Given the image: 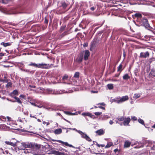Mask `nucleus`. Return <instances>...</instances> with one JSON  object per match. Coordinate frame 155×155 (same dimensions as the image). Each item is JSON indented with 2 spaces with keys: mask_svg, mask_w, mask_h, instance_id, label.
<instances>
[{
  "mask_svg": "<svg viewBox=\"0 0 155 155\" xmlns=\"http://www.w3.org/2000/svg\"><path fill=\"white\" fill-rule=\"evenodd\" d=\"M104 117H105L106 118H109V117H108V116H107V115L104 116Z\"/></svg>",
  "mask_w": 155,
  "mask_h": 155,
  "instance_id": "680f3d73",
  "label": "nucleus"
},
{
  "mask_svg": "<svg viewBox=\"0 0 155 155\" xmlns=\"http://www.w3.org/2000/svg\"><path fill=\"white\" fill-rule=\"evenodd\" d=\"M8 153V151H7L6 150H5V152L3 151V153L4 154H7Z\"/></svg>",
  "mask_w": 155,
  "mask_h": 155,
  "instance_id": "a18cd8bd",
  "label": "nucleus"
},
{
  "mask_svg": "<svg viewBox=\"0 0 155 155\" xmlns=\"http://www.w3.org/2000/svg\"><path fill=\"white\" fill-rule=\"evenodd\" d=\"M109 124L110 125L114 123V122L112 120H110L109 122Z\"/></svg>",
  "mask_w": 155,
  "mask_h": 155,
  "instance_id": "a19ab883",
  "label": "nucleus"
},
{
  "mask_svg": "<svg viewBox=\"0 0 155 155\" xmlns=\"http://www.w3.org/2000/svg\"><path fill=\"white\" fill-rule=\"evenodd\" d=\"M128 99L129 98L127 96H123L122 97L120 98L119 100H115L114 101L118 104H120L128 100Z\"/></svg>",
  "mask_w": 155,
  "mask_h": 155,
  "instance_id": "7ed1b4c3",
  "label": "nucleus"
},
{
  "mask_svg": "<svg viewBox=\"0 0 155 155\" xmlns=\"http://www.w3.org/2000/svg\"><path fill=\"white\" fill-rule=\"evenodd\" d=\"M134 19L137 18V19H141L142 18V15L140 13H136L132 15Z\"/></svg>",
  "mask_w": 155,
  "mask_h": 155,
  "instance_id": "1a4fd4ad",
  "label": "nucleus"
},
{
  "mask_svg": "<svg viewBox=\"0 0 155 155\" xmlns=\"http://www.w3.org/2000/svg\"><path fill=\"white\" fill-rule=\"evenodd\" d=\"M64 113L68 115H75V114L74 113H72L68 111H65Z\"/></svg>",
  "mask_w": 155,
  "mask_h": 155,
  "instance_id": "b1692460",
  "label": "nucleus"
},
{
  "mask_svg": "<svg viewBox=\"0 0 155 155\" xmlns=\"http://www.w3.org/2000/svg\"><path fill=\"white\" fill-rule=\"evenodd\" d=\"M123 55L124 57L125 56V52L123 53Z\"/></svg>",
  "mask_w": 155,
  "mask_h": 155,
  "instance_id": "774afa93",
  "label": "nucleus"
},
{
  "mask_svg": "<svg viewBox=\"0 0 155 155\" xmlns=\"http://www.w3.org/2000/svg\"><path fill=\"white\" fill-rule=\"evenodd\" d=\"M21 144L19 148L20 150H24L25 148H30L32 147V144L28 143H22Z\"/></svg>",
  "mask_w": 155,
  "mask_h": 155,
  "instance_id": "f257e3e1",
  "label": "nucleus"
},
{
  "mask_svg": "<svg viewBox=\"0 0 155 155\" xmlns=\"http://www.w3.org/2000/svg\"><path fill=\"white\" fill-rule=\"evenodd\" d=\"M1 45H3L4 47H6L11 45V44L9 43H5L4 42H2L1 43Z\"/></svg>",
  "mask_w": 155,
  "mask_h": 155,
  "instance_id": "f3484780",
  "label": "nucleus"
},
{
  "mask_svg": "<svg viewBox=\"0 0 155 155\" xmlns=\"http://www.w3.org/2000/svg\"><path fill=\"white\" fill-rule=\"evenodd\" d=\"M99 107L100 108L102 109H104V110L105 109V108L103 107L99 106Z\"/></svg>",
  "mask_w": 155,
  "mask_h": 155,
  "instance_id": "8fccbe9b",
  "label": "nucleus"
},
{
  "mask_svg": "<svg viewBox=\"0 0 155 155\" xmlns=\"http://www.w3.org/2000/svg\"><path fill=\"white\" fill-rule=\"evenodd\" d=\"M14 98L16 99V100L17 101L18 103H20V104H21V101H20V99L18 98L15 97H14Z\"/></svg>",
  "mask_w": 155,
  "mask_h": 155,
  "instance_id": "7c9ffc66",
  "label": "nucleus"
},
{
  "mask_svg": "<svg viewBox=\"0 0 155 155\" xmlns=\"http://www.w3.org/2000/svg\"><path fill=\"white\" fill-rule=\"evenodd\" d=\"M104 144H101V145H100V146H101L102 147H104Z\"/></svg>",
  "mask_w": 155,
  "mask_h": 155,
  "instance_id": "69168bd1",
  "label": "nucleus"
},
{
  "mask_svg": "<svg viewBox=\"0 0 155 155\" xmlns=\"http://www.w3.org/2000/svg\"><path fill=\"white\" fill-rule=\"evenodd\" d=\"M53 141H56L58 142H59V143L64 144L66 146H69V147H73V146L72 145H71V144H69L67 142H63V141H61V140H53Z\"/></svg>",
  "mask_w": 155,
  "mask_h": 155,
  "instance_id": "6e6552de",
  "label": "nucleus"
},
{
  "mask_svg": "<svg viewBox=\"0 0 155 155\" xmlns=\"http://www.w3.org/2000/svg\"><path fill=\"white\" fill-rule=\"evenodd\" d=\"M130 119L129 117H127L126 118H125L123 122V124L124 126L128 125L130 122Z\"/></svg>",
  "mask_w": 155,
  "mask_h": 155,
  "instance_id": "9d476101",
  "label": "nucleus"
},
{
  "mask_svg": "<svg viewBox=\"0 0 155 155\" xmlns=\"http://www.w3.org/2000/svg\"><path fill=\"white\" fill-rule=\"evenodd\" d=\"M47 91L49 94H54V92H53V91L51 89H47Z\"/></svg>",
  "mask_w": 155,
  "mask_h": 155,
  "instance_id": "2f4dec72",
  "label": "nucleus"
},
{
  "mask_svg": "<svg viewBox=\"0 0 155 155\" xmlns=\"http://www.w3.org/2000/svg\"><path fill=\"white\" fill-rule=\"evenodd\" d=\"M30 117H33V118H36V117H35L34 116H32L31 115V114H30Z\"/></svg>",
  "mask_w": 155,
  "mask_h": 155,
  "instance_id": "13d9d810",
  "label": "nucleus"
},
{
  "mask_svg": "<svg viewBox=\"0 0 155 155\" xmlns=\"http://www.w3.org/2000/svg\"><path fill=\"white\" fill-rule=\"evenodd\" d=\"M119 76V74H116L115 75V76L116 77H118Z\"/></svg>",
  "mask_w": 155,
  "mask_h": 155,
  "instance_id": "338daca9",
  "label": "nucleus"
},
{
  "mask_svg": "<svg viewBox=\"0 0 155 155\" xmlns=\"http://www.w3.org/2000/svg\"><path fill=\"white\" fill-rule=\"evenodd\" d=\"M29 86L31 87H33V88H35V86H31V85H30Z\"/></svg>",
  "mask_w": 155,
  "mask_h": 155,
  "instance_id": "052dcab7",
  "label": "nucleus"
},
{
  "mask_svg": "<svg viewBox=\"0 0 155 155\" xmlns=\"http://www.w3.org/2000/svg\"><path fill=\"white\" fill-rule=\"evenodd\" d=\"M107 87L110 90L114 88L113 85L112 84H108L107 85Z\"/></svg>",
  "mask_w": 155,
  "mask_h": 155,
  "instance_id": "412c9836",
  "label": "nucleus"
},
{
  "mask_svg": "<svg viewBox=\"0 0 155 155\" xmlns=\"http://www.w3.org/2000/svg\"><path fill=\"white\" fill-rule=\"evenodd\" d=\"M18 8H17L16 9V12H15V13H14L16 14V13H20V12H18Z\"/></svg>",
  "mask_w": 155,
  "mask_h": 155,
  "instance_id": "79ce46f5",
  "label": "nucleus"
},
{
  "mask_svg": "<svg viewBox=\"0 0 155 155\" xmlns=\"http://www.w3.org/2000/svg\"><path fill=\"white\" fill-rule=\"evenodd\" d=\"M18 93V92L17 90H15L12 92V94L14 95H17Z\"/></svg>",
  "mask_w": 155,
  "mask_h": 155,
  "instance_id": "c9c22d12",
  "label": "nucleus"
},
{
  "mask_svg": "<svg viewBox=\"0 0 155 155\" xmlns=\"http://www.w3.org/2000/svg\"><path fill=\"white\" fill-rule=\"evenodd\" d=\"M62 130L61 128H59L55 130L54 131V133L56 134H58L62 133Z\"/></svg>",
  "mask_w": 155,
  "mask_h": 155,
  "instance_id": "ddd939ff",
  "label": "nucleus"
},
{
  "mask_svg": "<svg viewBox=\"0 0 155 155\" xmlns=\"http://www.w3.org/2000/svg\"><path fill=\"white\" fill-rule=\"evenodd\" d=\"M100 104L101 105H102L103 106H104L105 105V104L103 103H100L98 104V105Z\"/></svg>",
  "mask_w": 155,
  "mask_h": 155,
  "instance_id": "49530a36",
  "label": "nucleus"
},
{
  "mask_svg": "<svg viewBox=\"0 0 155 155\" xmlns=\"http://www.w3.org/2000/svg\"><path fill=\"white\" fill-rule=\"evenodd\" d=\"M59 152L56 151H52V153L55 155H58L59 154Z\"/></svg>",
  "mask_w": 155,
  "mask_h": 155,
  "instance_id": "72a5a7b5",
  "label": "nucleus"
},
{
  "mask_svg": "<svg viewBox=\"0 0 155 155\" xmlns=\"http://www.w3.org/2000/svg\"><path fill=\"white\" fill-rule=\"evenodd\" d=\"M1 117V118H2L3 119H5V117H4V116H2Z\"/></svg>",
  "mask_w": 155,
  "mask_h": 155,
  "instance_id": "bf43d9fd",
  "label": "nucleus"
},
{
  "mask_svg": "<svg viewBox=\"0 0 155 155\" xmlns=\"http://www.w3.org/2000/svg\"><path fill=\"white\" fill-rule=\"evenodd\" d=\"M97 145L99 147H100V145L98 144V143H97Z\"/></svg>",
  "mask_w": 155,
  "mask_h": 155,
  "instance_id": "e2e57ef3",
  "label": "nucleus"
},
{
  "mask_svg": "<svg viewBox=\"0 0 155 155\" xmlns=\"http://www.w3.org/2000/svg\"><path fill=\"white\" fill-rule=\"evenodd\" d=\"M69 17H69V16H67L66 17H65V18H64V19H65V20H66H66H68V19H69Z\"/></svg>",
  "mask_w": 155,
  "mask_h": 155,
  "instance_id": "3c124183",
  "label": "nucleus"
},
{
  "mask_svg": "<svg viewBox=\"0 0 155 155\" xmlns=\"http://www.w3.org/2000/svg\"><path fill=\"white\" fill-rule=\"evenodd\" d=\"M78 133L80 134L82 138L85 139L87 140L89 142L92 141L91 139L85 133L81 131H78Z\"/></svg>",
  "mask_w": 155,
  "mask_h": 155,
  "instance_id": "20e7f679",
  "label": "nucleus"
},
{
  "mask_svg": "<svg viewBox=\"0 0 155 155\" xmlns=\"http://www.w3.org/2000/svg\"><path fill=\"white\" fill-rule=\"evenodd\" d=\"M102 114V112H97L94 113V114L97 116H99Z\"/></svg>",
  "mask_w": 155,
  "mask_h": 155,
  "instance_id": "f704fd0d",
  "label": "nucleus"
},
{
  "mask_svg": "<svg viewBox=\"0 0 155 155\" xmlns=\"http://www.w3.org/2000/svg\"><path fill=\"white\" fill-rule=\"evenodd\" d=\"M12 85V83L11 82H8L7 84V87H10Z\"/></svg>",
  "mask_w": 155,
  "mask_h": 155,
  "instance_id": "58836bf2",
  "label": "nucleus"
},
{
  "mask_svg": "<svg viewBox=\"0 0 155 155\" xmlns=\"http://www.w3.org/2000/svg\"><path fill=\"white\" fill-rule=\"evenodd\" d=\"M123 78L124 80H127L130 78V77L128 74H126L123 76Z\"/></svg>",
  "mask_w": 155,
  "mask_h": 155,
  "instance_id": "a211bd4d",
  "label": "nucleus"
},
{
  "mask_svg": "<svg viewBox=\"0 0 155 155\" xmlns=\"http://www.w3.org/2000/svg\"><path fill=\"white\" fill-rule=\"evenodd\" d=\"M90 6H91L90 5ZM96 8V6H93L91 7H90V10L92 11H94Z\"/></svg>",
  "mask_w": 155,
  "mask_h": 155,
  "instance_id": "c85d7f7f",
  "label": "nucleus"
},
{
  "mask_svg": "<svg viewBox=\"0 0 155 155\" xmlns=\"http://www.w3.org/2000/svg\"><path fill=\"white\" fill-rule=\"evenodd\" d=\"M20 97H21L22 98H24L25 96L24 95H21L20 96Z\"/></svg>",
  "mask_w": 155,
  "mask_h": 155,
  "instance_id": "6e6d98bb",
  "label": "nucleus"
},
{
  "mask_svg": "<svg viewBox=\"0 0 155 155\" xmlns=\"http://www.w3.org/2000/svg\"><path fill=\"white\" fill-rule=\"evenodd\" d=\"M4 55V54L2 53H0V57H2Z\"/></svg>",
  "mask_w": 155,
  "mask_h": 155,
  "instance_id": "09e8293b",
  "label": "nucleus"
},
{
  "mask_svg": "<svg viewBox=\"0 0 155 155\" xmlns=\"http://www.w3.org/2000/svg\"><path fill=\"white\" fill-rule=\"evenodd\" d=\"M142 22L143 26L145 27L147 29H151L152 28L150 27L149 24L148 23V20L145 18H143L142 20Z\"/></svg>",
  "mask_w": 155,
  "mask_h": 155,
  "instance_id": "f03ea898",
  "label": "nucleus"
},
{
  "mask_svg": "<svg viewBox=\"0 0 155 155\" xmlns=\"http://www.w3.org/2000/svg\"><path fill=\"white\" fill-rule=\"evenodd\" d=\"M49 16L48 15H47L45 16V23L46 24H48V22Z\"/></svg>",
  "mask_w": 155,
  "mask_h": 155,
  "instance_id": "4be33fe9",
  "label": "nucleus"
},
{
  "mask_svg": "<svg viewBox=\"0 0 155 155\" xmlns=\"http://www.w3.org/2000/svg\"><path fill=\"white\" fill-rule=\"evenodd\" d=\"M72 130H75L78 133V131H80V130H77L75 128H73V129H72Z\"/></svg>",
  "mask_w": 155,
  "mask_h": 155,
  "instance_id": "5fc2aeb1",
  "label": "nucleus"
},
{
  "mask_svg": "<svg viewBox=\"0 0 155 155\" xmlns=\"http://www.w3.org/2000/svg\"><path fill=\"white\" fill-rule=\"evenodd\" d=\"M101 26H100L98 27H96V28H95V29H98V28H99Z\"/></svg>",
  "mask_w": 155,
  "mask_h": 155,
  "instance_id": "4d7b16f0",
  "label": "nucleus"
},
{
  "mask_svg": "<svg viewBox=\"0 0 155 155\" xmlns=\"http://www.w3.org/2000/svg\"><path fill=\"white\" fill-rule=\"evenodd\" d=\"M83 116H88L91 118L93 117L94 116L93 115H92V114L89 113H82L81 114Z\"/></svg>",
  "mask_w": 155,
  "mask_h": 155,
  "instance_id": "2eb2a0df",
  "label": "nucleus"
},
{
  "mask_svg": "<svg viewBox=\"0 0 155 155\" xmlns=\"http://www.w3.org/2000/svg\"><path fill=\"white\" fill-rule=\"evenodd\" d=\"M152 128H155V124L152 126Z\"/></svg>",
  "mask_w": 155,
  "mask_h": 155,
  "instance_id": "0e129e2a",
  "label": "nucleus"
},
{
  "mask_svg": "<svg viewBox=\"0 0 155 155\" xmlns=\"http://www.w3.org/2000/svg\"><path fill=\"white\" fill-rule=\"evenodd\" d=\"M81 54L84 55V59L85 60H87L90 55V52L88 50L84 51H82Z\"/></svg>",
  "mask_w": 155,
  "mask_h": 155,
  "instance_id": "39448f33",
  "label": "nucleus"
},
{
  "mask_svg": "<svg viewBox=\"0 0 155 155\" xmlns=\"http://www.w3.org/2000/svg\"><path fill=\"white\" fill-rule=\"evenodd\" d=\"M79 72H76L74 75V77L75 78H79Z\"/></svg>",
  "mask_w": 155,
  "mask_h": 155,
  "instance_id": "a878e982",
  "label": "nucleus"
},
{
  "mask_svg": "<svg viewBox=\"0 0 155 155\" xmlns=\"http://www.w3.org/2000/svg\"><path fill=\"white\" fill-rule=\"evenodd\" d=\"M68 77L67 76H65L63 77L62 79L63 80L66 79Z\"/></svg>",
  "mask_w": 155,
  "mask_h": 155,
  "instance_id": "ea45409f",
  "label": "nucleus"
},
{
  "mask_svg": "<svg viewBox=\"0 0 155 155\" xmlns=\"http://www.w3.org/2000/svg\"><path fill=\"white\" fill-rule=\"evenodd\" d=\"M9 0H2V2L3 3L6 4L7 3Z\"/></svg>",
  "mask_w": 155,
  "mask_h": 155,
  "instance_id": "e433bc0d",
  "label": "nucleus"
},
{
  "mask_svg": "<svg viewBox=\"0 0 155 155\" xmlns=\"http://www.w3.org/2000/svg\"><path fill=\"white\" fill-rule=\"evenodd\" d=\"M67 33L66 32H64L62 34L63 36H64L66 34H67Z\"/></svg>",
  "mask_w": 155,
  "mask_h": 155,
  "instance_id": "864d4df0",
  "label": "nucleus"
},
{
  "mask_svg": "<svg viewBox=\"0 0 155 155\" xmlns=\"http://www.w3.org/2000/svg\"><path fill=\"white\" fill-rule=\"evenodd\" d=\"M50 67V65L49 64H46L45 63L39 64L38 68H41L48 69Z\"/></svg>",
  "mask_w": 155,
  "mask_h": 155,
  "instance_id": "423d86ee",
  "label": "nucleus"
},
{
  "mask_svg": "<svg viewBox=\"0 0 155 155\" xmlns=\"http://www.w3.org/2000/svg\"><path fill=\"white\" fill-rule=\"evenodd\" d=\"M91 92L93 93H97L98 91H91Z\"/></svg>",
  "mask_w": 155,
  "mask_h": 155,
  "instance_id": "c03bdc74",
  "label": "nucleus"
},
{
  "mask_svg": "<svg viewBox=\"0 0 155 155\" xmlns=\"http://www.w3.org/2000/svg\"><path fill=\"white\" fill-rule=\"evenodd\" d=\"M149 56V54L148 51L146 52H141L140 53V58H146Z\"/></svg>",
  "mask_w": 155,
  "mask_h": 155,
  "instance_id": "0eeeda50",
  "label": "nucleus"
},
{
  "mask_svg": "<svg viewBox=\"0 0 155 155\" xmlns=\"http://www.w3.org/2000/svg\"><path fill=\"white\" fill-rule=\"evenodd\" d=\"M122 65L121 64H120L118 67L117 71H120V72L122 71Z\"/></svg>",
  "mask_w": 155,
  "mask_h": 155,
  "instance_id": "c756f323",
  "label": "nucleus"
},
{
  "mask_svg": "<svg viewBox=\"0 0 155 155\" xmlns=\"http://www.w3.org/2000/svg\"><path fill=\"white\" fill-rule=\"evenodd\" d=\"M131 119L132 120L135 121L137 120V118L134 116H132L131 117Z\"/></svg>",
  "mask_w": 155,
  "mask_h": 155,
  "instance_id": "473e14b6",
  "label": "nucleus"
},
{
  "mask_svg": "<svg viewBox=\"0 0 155 155\" xmlns=\"http://www.w3.org/2000/svg\"><path fill=\"white\" fill-rule=\"evenodd\" d=\"M114 152L115 153H116L117 152H118V150L117 149H115L114 150Z\"/></svg>",
  "mask_w": 155,
  "mask_h": 155,
  "instance_id": "603ef678",
  "label": "nucleus"
},
{
  "mask_svg": "<svg viewBox=\"0 0 155 155\" xmlns=\"http://www.w3.org/2000/svg\"><path fill=\"white\" fill-rule=\"evenodd\" d=\"M138 121L139 123H140L142 124H144V122L142 119H141L139 118L138 120Z\"/></svg>",
  "mask_w": 155,
  "mask_h": 155,
  "instance_id": "bb28decb",
  "label": "nucleus"
},
{
  "mask_svg": "<svg viewBox=\"0 0 155 155\" xmlns=\"http://www.w3.org/2000/svg\"><path fill=\"white\" fill-rule=\"evenodd\" d=\"M87 46V43H84L83 45V46L84 47H86Z\"/></svg>",
  "mask_w": 155,
  "mask_h": 155,
  "instance_id": "37998d69",
  "label": "nucleus"
},
{
  "mask_svg": "<svg viewBox=\"0 0 155 155\" xmlns=\"http://www.w3.org/2000/svg\"><path fill=\"white\" fill-rule=\"evenodd\" d=\"M29 66H33L36 67L38 68V64H36L35 63H31L28 64Z\"/></svg>",
  "mask_w": 155,
  "mask_h": 155,
  "instance_id": "aec40b11",
  "label": "nucleus"
},
{
  "mask_svg": "<svg viewBox=\"0 0 155 155\" xmlns=\"http://www.w3.org/2000/svg\"><path fill=\"white\" fill-rule=\"evenodd\" d=\"M95 132L98 135H101L104 134V131L103 129H101L100 130H97Z\"/></svg>",
  "mask_w": 155,
  "mask_h": 155,
  "instance_id": "9b49d317",
  "label": "nucleus"
},
{
  "mask_svg": "<svg viewBox=\"0 0 155 155\" xmlns=\"http://www.w3.org/2000/svg\"><path fill=\"white\" fill-rule=\"evenodd\" d=\"M5 143L7 144L10 145L13 147H15L16 146L15 143H14L11 142L5 141Z\"/></svg>",
  "mask_w": 155,
  "mask_h": 155,
  "instance_id": "dca6fc26",
  "label": "nucleus"
},
{
  "mask_svg": "<svg viewBox=\"0 0 155 155\" xmlns=\"http://www.w3.org/2000/svg\"><path fill=\"white\" fill-rule=\"evenodd\" d=\"M130 145V143L128 141H126L125 142L124 146L125 147H129Z\"/></svg>",
  "mask_w": 155,
  "mask_h": 155,
  "instance_id": "6ab92c4d",
  "label": "nucleus"
},
{
  "mask_svg": "<svg viewBox=\"0 0 155 155\" xmlns=\"http://www.w3.org/2000/svg\"><path fill=\"white\" fill-rule=\"evenodd\" d=\"M83 59V55L81 53L77 59V61L78 62H81Z\"/></svg>",
  "mask_w": 155,
  "mask_h": 155,
  "instance_id": "f8f14e48",
  "label": "nucleus"
},
{
  "mask_svg": "<svg viewBox=\"0 0 155 155\" xmlns=\"http://www.w3.org/2000/svg\"><path fill=\"white\" fill-rule=\"evenodd\" d=\"M151 74L152 75L154 76H155V71H151Z\"/></svg>",
  "mask_w": 155,
  "mask_h": 155,
  "instance_id": "4c0bfd02",
  "label": "nucleus"
},
{
  "mask_svg": "<svg viewBox=\"0 0 155 155\" xmlns=\"http://www.w3.org/2000/svg\"><path fill=\"white\" fill-rule=\"evenodd\" d=\"M61 7H62V8L65 9L68 5V4H67L65 2H62L61 3Z\"/></svg>",
  "mask_w": 155,
  "mask_h": 155,
  "instance_id": "4468645a",
  "label": "nucleus"
},
{
  "mask_svg": "<svg viewBox=\"0 0 155 155\" xmlns=\"http://www.w3.org/2000/svg\"><path fill=\"white\" fill-rule=\"evenodd\" d=\"M117 119L119 121H122L125 119V117L124 116L120 117L118 118Z\"/></svg>",
  "mask_w": 155,
  "mask_h": 155,
  "instance_id": "cd10ccee",
  "label": "nucleus"
},
{
  "mask_svg": "<svg viewBox=\"0 0 155 155\" xmlns=\"http://www.w3.org/2000/svg\"><path fill=\"white\" fill-rule=\"evenodd\" d=\"M113 145V143L112 142H109L105 146V148H109Z\"/></svg>",
  "mask_w": 155,
  "mask_h": 155,
  "instance_id": "393cba45",
  "label": "nucleus"
},
{
  "mask_svg": "<svg viewBox=\"0 0 155 155\" xmlns=\"http://www.w3.org/2000/svg\"><path fill=\"white\" fill-rule=\"evenodd\" d=\"M140 96V95L139 94H135L134 95L133 98L136 99L139 98Z\"/></svg>",
  "mask_w": 155,
  "mask_h": 155,
  "instance_id": "5701e85b",
  "label": "nucleus"
},
{
  "mask_svg": "<svg viewBox=\"0 0 155 155\" xmlns=\"http://www.w3.org/2000/svg\"><path fill=\"white\" fill-rule=\"evenodd\" d=\"M31 104L35 106H37V105L34 103L31 102Z\"/></svg>",
  "mask_w": 155,
  "mask_h": 155,
  "instance_id": "de8ad7c7",
  "label": "nucleus"
}]
</instances>
